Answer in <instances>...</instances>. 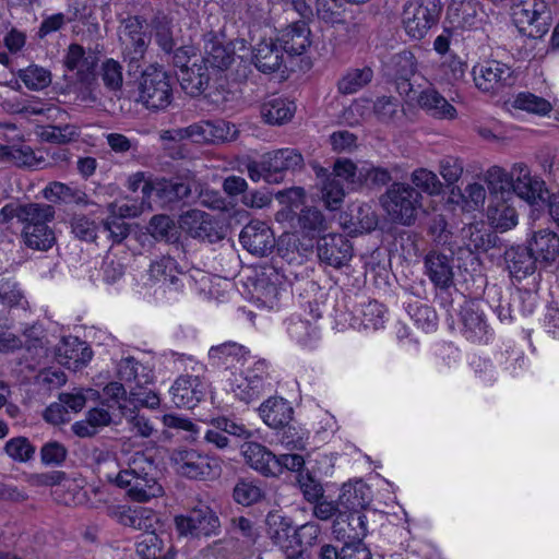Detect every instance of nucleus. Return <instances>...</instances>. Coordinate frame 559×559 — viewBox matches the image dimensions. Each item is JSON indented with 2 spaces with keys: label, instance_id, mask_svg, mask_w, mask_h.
Instances as JSON below:
<instances>
[{
  "label": "nucleus",
  "instance_id": "nucleus-1",
  "mask_svg": "<svg viewBox=\"0 0 559 559\" xmlns=\"http://www.w3.org/2000/svg\"><path fill=\"white\" fill-rule=\"evenodd\" d=\"M157 466L152 457L136 452L129 466L120 471L114 479L119 488L124 489L127 496L138 502H147L163 495V487L157 480Z\"/></svg>",
  "mask_w": 559,
  "mask_h": 559
},
{
  "label": "nucleus",
  "instance_id": "nucleus-2",
  "mask_svg": "<svg viewBox=\"0 0 559 559\" xmlns=\"http://www.w3.org/2000/svg\"><path fill=\"white\" fill-rule=\"evenodd\" d=\"M316 175L321 180L322 199L326 207L335 211L341 206L345 197V185L350 190L361 188L362 165L357 166L347 158H337L332 171L324 167H318Z\"/></svg>",
  "mask_w": 559,
  "mask_h": 559
},
{
  "label": "nucleus",
  "instance_id": "nucleus-3",
  "mask_svg": "<svg viewBox=\"0 0 559 559\" xmlns=\"http://www.w3.org/2000/svg\"><path fill=\"white\" fill-rule=\"evenodd\" d=\"M135 102L151 111L167 109L174 100L171 75L159 64H148L136 79Z\"/></svg>",
  "mask_w": 559,
  "mask_h": 559
},
{
  "label": "nucleus",
  "instance_id": "nucleus-4",
  "mask_svg": "<svg viewBox=\"0 0 559 559\" xmlns=\"http://www.w3.org/2000/svg\"><path fill=\"white\" fill-rule=\"evenodd\" d=\"M195 174L185 170L171 178H155L144 182L142 194L148 199L154 194L159 206L171 210L178 202L192 197Z\"/></svg>",
  "mask_w": 559,
  "mask_h": 559
},
{
  "label": "nucleus",
  "instance_id": "nucleus-5",
  "mask_svg": "<svg viewBox=\"0 0 559 559\" xmlns=\"http://www.w3.org/2000/svg\"><path fill=\"white\" fill-rule=\"evenodd\" d=\"M285 10L296 11L301 20L295 21L281 31L276 38L284 52L289 56L302 55L311 45L310 28L307 21L313 15L306 0H280Z\"/></svg>",
  "mask_w": 559,
  "mask_h": 559
},
{
  "label": "nucleus",
  "instance_id": "nucleus-6",
  "mask_svg": "<svg viewBox=\"0 0 559 559\" xmlns=\"http://www.w3.org/2000/svg\"><path fill=\"white\" fill-rule=\"evenodd\" d=\"M442 8L440 0H407L402 11L406 34L414 39L424 38L438 24Z\"/></svg>",
  "mask_w": 559,
  "mask_h": 559
},
{
  "label": "nucleus",
  "instance_id": "nucleus-7",
  "mask_svg": "<svg viewBox=\"0 0 559 559\" xmlns=\"http://www.w3.org/2000/svg\"><path fill=\"white\" fill-rule=\"evenodd\" d=\"M381 201L393 221L407 226L414 223L421 207L420 192L407 183H392Z\"/></svg>",
  "mask_w": 559,
  "mask_h": 559
},
{
  "label": "nucleus",
  "instance_id": "nucleus-8",
  "mask_svg": "<svg viewBox=\"0 0 559 559\" xmlns=\"http://www.w3.org/2000/svg\"><path fill=\"white\" fill-rule=\"evenodd\" d=\"M170 461L176 472L189 479L206 480L221 475L219 461L194 449L180 448L171 452Z\"/></svg>",
  "mask_w": 559,
  "mask_h": 559
},
{
  "label": "nucleus",
  "instance_id": "nucleus-9",
  "mask_svg": "<svg viewBox=\"0 0 559 559\" xmlns=\"http://www.w3.org/2000/svg\"><path fill=\"white\" fill-rule=\"evenodd\" d=\"M512 19L521 32L532 37H542L552 23V14L546 0H516L512 4Z\"/></svg>",
  "mask_w": 559,
  "mask_h": 559
},
{
  "label": "nucleus",
  "instance_id": "nucleus-10",
  "mask_svg": "<svg viewBox=\"0 0 559 559\" xmlns=\"http://www.w3.org/2000/svg\"><path fill=\"white\" fill-rule=\"evenodd\" d=\"M475 86L491 95H498L504 90L515 85L518 75L507 63L488 59L477 63L472 69Z\"/></svg>",
  "mask_w": 559,
  "mask_h": 559
},
{
  "label": "nucleus",
  "instance_id": "nucleus-11",
  "mask_svg": "<svg viewBox=\"0 0 559 559\" xmlns=\"http://www.w3.org/2000/svg\"><path fill=\"white\" fill-rule=\"evenodd\" d=\"M177 223L179 229L194 240L215 243L224 239V229L221 223L204 211L190 209L182 212Z\"/></svg>",
  "mask_w": 559,
  "mask_h": 559
},
{
  "label": "nucleus",
  "instance_id": "nucleus-12",
  "mask_svg": "<svg viewBox=\"0 0 559 559\" xmlns=\"http://www.w3.org/2000/svg\"><path fill=\"white\" fill-rule=\"evenodd\" d=\"M180 535L197 538L216 536L221 532V521L215 511L207 506L192 509L187 515L175 519Z\"/></svg>",
  "mask_w": 559,
  "mask_h": 559
},
{
  "label": "nucleus",
  "instance_id": "nucleus-13",
  "mask_svg": "<svg viewBox=\"0 0 559 559\" xmlns=\"http://www.w3.org/2000/svg\"><path fill=\"white\" fill-rule=\"evenodd\" d=\"M296 231L305 240H323V245H330L328 239L333 245H344V235L336 233H328V224L321 211L312 206H305L300 209L297 215V224L295 225Z\"/></svg>",
  "mask_w": 559,
  "mask_h": 559
},
{
  "label": "nucleus",
  "instance_id": "nucleus-14",
  "mask_svg": "<svg viewBox=\"0 0 559 559\" xmlns=\"http://www.w3.org/2000/svg\"><path fill=\"white\" fill-rule=\"evenodd\" d=\"M512 176V199L516 195L532 206H540L546 203V197L549 191L545 187V181L531 176V171L525 164H514Z\"/></svg>",
  "mask_w": 559,
  "mask_h": 559
},
{
  "label": "nucleus",
  "instance_id": "nucleus-15",
  "mask_svg": "<svg viewBox=\"0 0 559 559\" xmlns=\"http://www.w3.org/2000/svg\"><path fill=\"white\" fill-rule=\"evenodd\" d=\"M180 138L191 139L195 143H223L234 141L237 138L238 130L236 126L218 119L202 120L192 123L180 131Z\"/></svg>",
  "mask_w": 559,
  "mask_h": 559
},
{
  "label": "nucleus",
  "instance_id": "nucleus-16",
  "mask_svg": "<svg viewBox=\"0 0 559 559\" xmlns=\"http://www.w3.org/2000/svg\"><path fill=\"white\" fill-rule=\"evenodd\" d=\"M454 251L452 247L432 248L425 257L429 280L440 289L454 285Z\"/></svg>",
  "mask_w": 559,
  "mask_h": 559
},
{
  "label": "nucleus",
  "instance_id": "nucleus-17",
  "mask_svg": "<svg viewBox=\"0 0 559 559\" xmlns=\"http://www.w3.org/2000/svg\"><path fill=\"white\" fill-rule=\"evenodd\" d=\"M92 357L91 346L76 336H62L59 340V345L53 346V359L69 370H82L88 365Z\"/></svg>",
  "mask_w": 559,
  "mask_h": 559
},
{
  "label": "nucleus",
  "instance_id": "nucleus-18",
  "mask_svg": "<svg viewBox=\"0 0 559 559\" xmlns=\"http://www.w3.org/2000/svg\"><path fill=\"white\" fill-rule=\"evenodd\" d=\"M302 167L304 157L294 148H282L263 155L265 181L269 183H278L286 171H296Z\"/></svg>",
  "mask_w": 559,
  "mask_h": 559
},
{
  "label": "nucleus",
  "instance_id": "nucleus-19",
  "mask_svg": "<svg viewBox=\"0 0 559 559\" xmlns=\"http://www.w3.org/2000/svg\"><path fill=\"white\" fill-rule=\"evenodd\" d=\"M207 389V383L199 377L180 376L170 389L173 402L178 407L193 408L204 399Z\"/></svg>",
  "mask_w": 559,
  "mask_h": 559
},
{
  "label": "nucleus",
  "instance_id": "nucleus-20",
  "mask_svg": "<svg viewBox=\"0 0 559 559\" xmlns=\"http://www.w3.org/2000/svg\"><path fill=\"white\" fill-rule=\"evenodd\" d=\"M332 533L343 543L362 540L367 535V518L358 510L338 512L333 522Z\"/></svg>",
  "mask_w": 559,
  "mask_h": 559
},
{
  "label": "nucleus",
  "instance_id": "nucleus-21",
  "mask_svg": "<svg viewBox=\"0 0 559 559\" xmlns=\"http://www.w3.org/2000/svg\"><path fill=\"white\" fill-rule=\"evenodd\" d=\"M210 425L211 428L204 433V440L219 450L229 447L230 441L227 435L238 438H249L251 436V432L243 425L237 424L225 416L212 418Z\"/></svg>",
  "mask_w": 559,
  "mask_h": 559
},
{
  "label": "nucleus",
  "instance_id": "nucleus-22",
  "mask_svg": "<svg viewBox=\"0 0 559 559\" xmlns=\"http://www.w3.org/2000/svg\"><path fill=\"white\" fill-rule=\"evenodd\" d=\"M242 455L247 464L263 476H278L281 467L273 454L266 447L258 442H247L242 445Z\"/></svg>",
  "mask_w": 559,
  "mask_h": 559
},
{
  "label": "nucleus",
  "instance_id": "nucleus-23",
  "mask_svg": "<svg viewBox=\"0 0 559 559\" xmlns=\"http://www.w3.org/2000/svg\"><path fill=\"white\" fill-rule=\"evenodd\" d=\"M283 52L276 39L263 38L252 49V63L261 73H274L284 62Z\"/></svg>",
  "mask_w": 559,
  "mask_h": 559
},
{
  "label": "nucleus",
  "instance_id": "nucleus-24",
  "mask_svg": "<svg viewBox=\"0 0 559 559\" xmlns=\"http://www.w3.org/2000/svg\"><path fill=\"white\" fill-rule=\"evenodd\" d=\"M503 255L511 276L518 280L533 274L538 264L532 247H507Z\"/></svg>",
  "mask_w": 559,
  "mask_h": 559
},
{
  "label": "nucleus",
  "instance_id": "nucleus-25",
  "mask_svg": "<svg viewBox=\"0 0 559 559\" xmlns=\"http://www.w3.org/2000/svg\"><path fill=\"white\" fill-rule=\"evenodd\" d=\"M514 199L499 197L490 199L487 217L491 226L499 231H506L518 224V213L513 205Z\"/></svg>",
  "mask_w": 559,
  "mask_h": 559
},
{
  "label": "nucleus",
  "instance_id": "nucleus-26",
  "mask_svg": "<svg viewBox=\"0 0 559 559\" xmlns=\"http://www.w3.org/2000/svg\"><path fill=\"white\" fill-rule=\"evenodd\" d=\"M235 60V49L230 44H225L215 35H209L204 44V55L201 58L202 63L207 68L226 70Z\"/></svg>",
  "mask_w": 559,
  "mask_h": 559
},
{
  "label": "nucleus",
  "instance_id": "nucleus-27",
  "mask_svg": "<svg viewBox=\"0 0 559 559\" xmlns=\"http://www.w3.org/2000/svg\"><path fill=\"white\" fill-rule=\"evenodd\" d=\"M344 219L343 229L347 236L354 237L358 234L370 233L378 225V217L369 204H354Z\"/></svg>",
  "mask_w": 559,
  "mask_h": 559
},
{
  "label": "nucleus",
  "instance_id": "nucleus-28",
  "mask_svg": "<svg viewBox=\"0 0 559 559\" xmlns=\"http://www.w3.org/2000/svg\"><path fill=\"white\" fill-rule=\"evenodd\" d=\"M150 273L154 280L163 282L164 285L175 290H178L186 282H190V276L178 270L175 259L169 254L152 262Z\"/></svg>",
  "mask_w": 559,
  "mask_h": 559
},
{
  "label": "nucleus",
  "instance_id": "nucleus-29",
  "mask_svg": "<svg viewBox=\"0 0 559 559\" xmlns=\"http://www.w3.org/2000/svg\"><path fill=\"white\" fill-rule=\"evenodd\" d=\"M259 413L263 421L273 429L287 426L294 415L290 404L278 396L269 397L264 401L259 407Z\"/></svg>",
  "mask_w": 559,
  "mask_h": 559
},
{
  "label": "nucleus",
  "instance_id": "nucleus-30",
  "mask_svg": "<svg viewBox=\"0 0 559 559\" xmlns=\"http://www.w3.org/2000/svg\"><path fill=\"white\" fill-rule=\"evenodd\" d=\"M389 74L397 82L400 93L411 90L409 80L416 73L417 63L415 56L404 50L392 56L389 64Z\"/></svg>",
  "mask_w": 559,
  "mask_h": 559
},
{
  "label": "nucleus",
  "instance_id": "nucleus-31",
  "mask_svg": "<svg viewBox=\"0 0 559 559\" xmlns=\"http://www.w3.org/2000/svg\"><path fill=\"white\" fill-rule=\"evenodd\" d=\"M136 554L141 559H175L176 550L170 540H164L154 532L142 535L136 543Z\"/></svg>",
  "mask_w": 559,
  "mask_h": 559
},
{
  "label": "nucleus",
  "instance_id": "nucleus-32",
  "mask_svg": "<svg viewBox=\"0 0 559 559\" xmlns=\"http://www.w3.org/2000/svg\"><path fill=\"white\" fill-rule=\"evenodd\" d=\"M60 108L55 104H44L37 100V135L46 142L64 143L67 142V135L58 127L45 126L48 121H55L60 116Z\"/></svg>",
  "mask_w": 559,
  "mask_h": 559
},
{
  "label": "nucleus",
  "instance_id": "nucleus-33",
  "mask_svg": "<svg viewBox=\"0 0 559 559\" xmlns=\"http://www.w3.org/2000/svg\"><path fill=\"white\" fill-rule=\"evenodd\" d=\"M418 105L430 116L437 119L452 120L456 117V109L437 90H423L418 96Z\"/></svg>",
  "mask_w": 559,
  "mask_h": 559
},
{
  "label": "nucleus",
  "instance_id": "nucleus-34",
  "mask_svg": "<svg viewBox=\"0 0 559 559\" xmlns=\"http://www.w3.org/2000/svg\"><path fill=\"white\" fill-rule=\"evenodd\" d=\"M178 80L188 95L197 97L209 87L211 76L207 67L195 61L191 67L182 70Z\"/></svg>",
  "mask_w": 559,
  "mask_h": 559
},
{
  "label": "nucleus",
  "instance_id": "nucleus-35",
  "mask_svg": "<svg viewBox=\"0 0 559 559\" xmlns=\"http://www.w3.org/2000/svg\"><path fill=\"white\" fill-rule=\"evenodd\" d=\"M250 352L242 345L235 342H226L212 346L209 350V358L214 365H223L226 368L243 365Z\"/></svg>",
  "mask_w": 559,
  "mask_h": 559
},
{
  "label": "nucleus",
  "instance_id": "nucleus-36",
  "mask_svg": "<svg viewBox=\"0 0 559 559\" xmlns=\"http://www.w3.org/2000/svg\"><path fill=\"white\" fill-rule=\"evenodd\" d=\"M296 106L282 97H271L261 105L260 114L269 124H283L292 119Z\"/></svg>",
  "mask_w": 559,
  "mask_h": 559
},
{
  "label": "nucleus",
  "instance_id": "nucleus-37",
  "mask_svg": "<svg viewBox=\"0 0 559 559\" xmlns=\"http://www.w3.org/2000/svg\"><path fill=\"white\" fill-rule=\"evenodd\" d=\"M373 70L365 66L362 68H349L337 82V91L342 95H352L366 87L373 79Z\"/></svg>",
  "mask_w": 559,
  "mask_h": 559
},
{
  "label": "nucleus",
  "instance_id": "nucleus-38",
  "mask_svg": "<svg viewBox=\"0 0 559 559\" xmlns=\"http://www.w3.org/2000/svg\"><path fill=\"white\" fill-rule=\"evenodd\" d=\"M146 230L156 241L173 245L179 241V227L176 226L175 221L166 214L152 216L146 226Z\"/></svg>",
  "mask_w": 559,
  "mask_h": 559
},
{
  "label": "nucleus",
  "instance_id": "nucleus-39",
  "mask_svg": "<svg viewBox=\"0 0 559 559\" xmlns=\"http://www.w3.org/2000/svg\"><path fill=\"white\" fill-rule=\"evenodd\" d=\"M480 306L481 304L477 300H468L461 307V320L466 332L471 334L469 337H481L487 332V323Z\"/></svg>",
  "mask_w": 559,
  "mask_h": 559
},
{
  "label": "nucleus",
  "instance_id": "nucleus-40",
  "mask_svg": "<svg viewBox=\"0 0 559 559\" xmlns=\"http://www.w3.org/2000/svg\"><path fill=\"white\" fill-rule=\"evenodd\" d=\"M283 207L277 211L275 217L277 222H290L297 215V211L302 209L305 202V190L296 187L278 191L275 194Z\"/></svg>",
  "mask_w": 559,
  "mask_h": 559
},
{
  "label": "nucleus",
  "instance_id": "nucleus-41",
  "mask_svg": "<svg viewBox=\"0 0 559 559\" xmlns=\"http://www.w3.org/2000/svg\"><path fill=\"white\" fill-rule=\"evenodd\" d=\"M43 195L52 203L88 204V198L84 191L71 188L59 181L50 182L43 190Z\"/></svg>",
  "mask_w": 559,
  "mask_h": 559
},
{
  "label": "nucleus",
  "instance_id": "nucleus-42",
  "mask_svg": "<svg viewBox=\"0 0 559 559\" xmlns=\"http://www.w3.org/2000/svg\"><path fill=\"white\" fill-rule=\"evenodd\" d=\"M146 210H153L150 199L142 194V199L138 200L126 195L121 200L110 202L107 205V211L111 215L119 218H134L140 216Z\"/></svg>",
  "mask_w": 559,
  "mask_h": 559
},
{
  "label": "nucleus",
  "instance_id": "nucleus-43",
  "mask_svg": "<svg viewBox=\"0 0 559 559\" xmlns=\"http://www.w3.org/2000/svg\"><path fill=\"white\" fill-rule=\"evenodd\" d=\"M267 535L274 544L283 546L290 536H294L293 520L280 511H271L266 515Z\"/></svg>",
  "mask_w": 559,
  "mask_h": 559
},
{
  "label": "nucleus",
  "instance_id": "nucleus-44",
  "mask_svg": "<svg viewBox=\"0 0 559 559\" xmlns=\"http://www.w3.org/2000/svg\"><path fill=\"white\" fill-rule=\"evenodd\" d=\"M355 316L361 318V323L366 328L374 330L381 328L384 323L385 308L377 300H364L353 309Z\"/></svg>",
  "mask_w": 559,
  "mask_h": 559
},
{
  "label": "nucleus",
  "instance_id": "nucleus-45",
  "mask_svg": "<svg viewBox=\"0 0 559 559\" xmlns=\"http://www.w3.org/2000/svg\"><path fill=\"white\" fill-rule=\"evenodd\" d=\"M68 381L67 374L59 367L43 368L37 372V395L49 396Z\"/></svg>",
  "mask_w": 559,
  "mask_h": 559
},
{
  "label": "nucleus",
  "instance_id": "nucleus-46",
  "mask_svg": "<svg viewBox=\"0 0 559 559\" xmlns=\"http://www.w3.org/2000/svg\"><path fill=\"white\" fill-rule=\"evenodd\" d=\"M486 181L490 191V199L495 198L496 195L503 198L509 197V199H512V170L510 174H508L503 168L493 166L488 169Z\"/></svg>",
  "mask_w": 559,
  "mask_h": 559
},
{
  "label": "nucleus",
  "instance_id": "nucleus-47",
  "mask_svg": "<svg viewBox=\"0 0 559 559\" xmlns=\"http://www.w3.org/2000/svg\"><path fill=\"white\" fill-rule=\"evenodd\" d=\"M239 241L241 245H271L274 241V236L265 223L253 221L242 228Z\"/></svg>",
  "mask_w": 559,
  "mask_h": 559
},
{
  "label": "nucleus",
  "instance_id": "nucleus-48",
  "mask_svg": "<svg viewBox=\"0 0 559 559\" xmlns=\"http://www.w3.org/2000/svg\"><path fill=\"white\" fill-rule=\"evenodd\" d=\"M406 311L421 330L430 332L437 329L438 316L432 307L420 301H414L407 305Z\"/></svg>",
  "mask_w": 559,
  "mask_h": 559
},
{
  "label": "nucleus",
  "instance_id": "nucleus-49",
  "mask_svg": "<svg viewBox=\"0 0 559 559\" xmlns=\"http://www.w3.org/2000/svg\"><path fill=\"white\" fill-rule=\"evenodd\" d=\"M148 45V37L146 35L132 36L128 38L123 49L124 61L128 62V73L136 72L141 67Z\"/></svg>",
  "mask_w": 559,
  "mask_h": 559
},
{
  "label": "nucleus",
  "instance_id": "nucleus-50",
  "mask_svg": "<svg viewBox=\"0 0 559 559\" xmlns=\"http://www.w3.org/2000/svg\"><path fill=\"white\" fill-rule=\"evenodd\" d=\"M107 515L123 526L142 530L145 525L143 510L131 509L127 506H109L106 509Z\"/></svg>",
  "mask_w": 559,
  "mask_h": 559
},
{
  "label": "nucleus",
  "instance_id": "nucleus-51",
  "mask_svg": "<svg viewBox=\"0 0 559 559\" xmlns=\"http://www.w3.org/2000/svg\"><path fill=\"white\" fill-rule=\"evenodd\" d=\"M152 24L156 44L165 53L170 55L176 47L171 21L165 14L158 13L154 16Z\"/></svg>",
  "mask_w": 559,
  "mask_h": 559
},
{
  "label": "nucleus",
  "instance_id": "nucleus-52",
  "mask_svg": "<svg viewBox=\"0 0 559 559\" xmlns=\"http://www.w3.org/2000/svg\"><path fill=\"white\" fill-rule=\"evenodd\" d=\"M264 497L262 488L258 483L249 479H239L233 489V499L238 504L249 507L259 501Z\"/></svg>",
  "mask_w": 559,
  "mask_h": 559
},
{
  "label": "nucleus",
  "instance_id": "nucleus-53",
  "mask_svg": "<svg viewBox=\"0 0 559 559\" xmlns=\"http://www.w3.org/2000/svg\"><path fill=\"white\" fill-rule=\"evenodd\" d=\"M13 228H20L25 245H32L31 238L35 236V205H16L15 218L11 223Z\"/></svg>",
  "mask_w": 559,
  "mask_h": 559
},
{
  "label": "nucleus",
  "instance_id": "nucleus-54",
  "mask_svg": "<svg viewBox=\"0 0 559 559\" xmlns=\"http://www.w3.org/2000/svg\"><path fill=\"white\" fill-rule=\"evenodd\" d=\"M321 263L340 269L353 258V247H316Z\"/></svg>",
  "mask_w": 559,
  "mask_h": 559
},
{
  "label": "nucleus",
  "instance_id": "nucleus-55",
  "mask_svg": "<svg viewBox=\"0 0 559 559\" xmlns=\"http://www.w3.org/2000/svg\"><path fill=\"white\" fill-rule=\"evenodd\" d=\"M55 207L37 204V245H52L56 241L53 230L47 225L55 217Z\"/></svg>",
  "mask_w": 559,
  "mask_h": 559
},
{
  "label": "nucleus",
  "instance_id": "nucleus-56",
  "mask_svg": "<svg viewBox=\"0 0 559 559\" xmlns=\"http://www.w3.org/2000/svg\"><path fill=\"white\" fill-rule=\"evenodd\" d=\"M373 115L381 122L395 121L402 114V105L396 97L381 96L372 105Z\"/></svg>",
  "mask_w": 559,
  "mask_h": 559
},
{
  "label": "nucleus",
  "instance_id": "nucleus-57",
  "mask_svg": "<svg viewBox=\"0 0 559 559\" xmlns=\"http://www.w3.org/2000/svg\"><path fill=\"white\" fill-rule=\"evenodd\" d=\"M100 78L104 86L112 92H121L123 85L122 66L112 58L106 59L100 66Z\"/></svg>",
  "mask_w": 559,
  "mask_h": 559
},
{
  "label": "nucleus",
  "instance_id": "nucleus-58",
  "mask_svg": "<svg viewBox=\"0 0 559 559\" xmlns=\"http://www.w3.org/2000/svg\"><path fill=\"white\" fill-rule=\"evenodd\" d=\"M193 193L197 194L200 203L205 207L218 211L228 210L229 202L221 194V192L210 189L206 185L202 183L197 176Z\"/></svg>",
  "mask_w": 559,
  "mask_h": 559
},
{
  "label": "nucleus",
  "instance_id": "nucleus-59",
  "mask_svg": "<svg viewBox=\"0 0 559 559\" xmlns=\"http://www.w3.org/2000/svg\"><path fill=\"white\" fill-rule=\"evenodd\" d=\"M231 390L238 400L247 404L258 400L264 392L260 380H252L248 376L235 379Z\"/></svg>",
  "mask_w": 559,
  "mask_h": 559
},
{
  "label": "nucleus",
  "instance_id": "nucleus-60",
  "mask_svg": "<svg viewBox=\"0 0 559 559\" xmlns=\"http://www.w3.org/2000/svg\"><path fill=\"white\" fill-rule=\"evenodd\" d=\"M513 106L518 109L543 116L549 114L552 109L547 99L528 92L518 94L514 98Z\"/></svg>",
  "mask_w": 559,
  "mask_h": 559
},
{
  "label": "nucleus",
  "instance_id": "nucleus-61",
  "mask_svg": "<svg viewBox=\"0 0 559 559\" xmlns=\"http://www.w3.org/2000/svg\"><path fill=\"white\" fill-rule=\"evenodd\" d=\"M278 294V286L265 276L259 277L253 284V297L267 308L277 305Z\"/></svg>",
  "mask_w": 559,
  "mask_h": 559
},
{
  "label": "nucleus",
  "instance_id": "nucleus-62",
  "mask_svg": "<svg viewBox=\"0 0 559 559\" xmlns=\"http://www.w3.org/2000/svg\"><path fill=\"white\" fill-rule=\"evenodd\" d=\"M104 400L102 405L107 408H115L116 406L123 416H127V406L122 403L127 401V391L120 382H109L103 390ZM130 414L131 412L129 409Z\"/></svg>",
  "mask_w": 559,
  "mask_h": 559
},
{
  "label": "nucleus",
  "instance_id": "nucleus-63",
  "mask_svg": "<svg viewBox=\"0 0 559 559\" xmlns=\"http://www.w3.org/2000/svg\"><path fill=\"white\" fill-rule=\"evenodd\" d=\"M412 182L430 195H438L443 191V185L437 175L425 168L416 169L412 174Z\"/></svg>",
  "mask_w": 559,
  "mask_h": 559
},
{
  "label": "nucleus",
  "instance_id": "nucleus-64",
  "mask_svg": "<svg viewBox=\"0 0 559 559\" xmlns=\"http://www.w3.org/2000/svg\"><path fill=\"white\" fill-rule=\"evenodd\" d=\"M99 230L114 243H120L130 234V225L123 222L122 218L109 214L99 226Z\"/></svg>",
  "mask_w": 559,
  "mask_h": 559
}]
</instances>
